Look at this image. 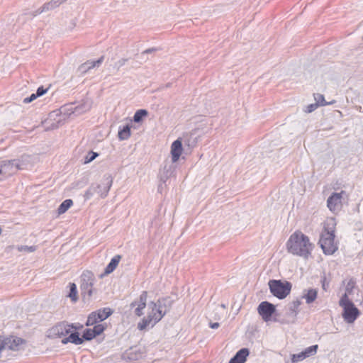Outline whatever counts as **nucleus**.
Returning <instances> with one entry per match:
<instances>
[{
	"label": "nucleus",
	"instance_id": "1",
	"mask_svg": "<svg viewBox=\"0 0 363 363\" xmlns=\"http://www.w3.org/2000/svg\"><path fill=\"white\" fill-rule=\"evenodd\" d=\"M286 247L289 253L307 259L311 255L314 245L307 235L301 231H296L289 237Z\"/></svg>",
	"mask_w": 363,
	"mask_h": 363
},
{
	"label": "nucleus",
	"instance_id": "2",
	"mask_svg": "<svg viewBox=\"0 0 363 363\" xmlns=\"http://www.w3.org/2000/svg\"><path fill=\"white\" fill-rule=\"evenodd\" d=\"M167 307L164 300H158L157 302H150L148 304V312L146 317L138 323V328L140 330H145L147 327L152 328L167 313Z\"/></svg>",
	"mask_w": 363,
	"mask_h": 363
},
{
	"label": "nucleus",
	"instance_id": "3",
	"mask_svg": "<svg viewBox=\"0 0 363 363\" xmlns=\"http://www.w3.org/2000/svg\"><path fill=\"white\" fill-rule=\"evenodd\" d=\"M335 225L334 218H328L325 222L319 244L325 255H333L337 250V245L335 242Z\"/></svg>",
	"mask_w": 363,
	"mask_h": 363
},
{
	"label": "nucleus",
	"instance_id": "4",
	"mask_svg": "<svg viewBox=\"0 0 363 363\" xmlns=\"http://www.w3.org/2000/svg\"><path fill=\"white\" fill-rule=\"evenodd\" d=\"M270 292L279 299L285 298L291 292L292 285L287 281L272 279L268 282Z\"/></svg>",
	"mask_w": 363,
	"mask_h": 363
},
{
	"label": "nucleus",
	"instance_id": "5",
	"mask_svg": "<svg viewBox=\"0 0 363 363\" xmlns=\"http://www.w3.org/2000/svg\"><path fill=\"white\" fill-rule=\"evenodd\" d=\"M78 328V327L73 324H69L67 322H61L48 330V337L50 338H61L71 333V330H77Z\"/></svg>",
	"mask_w": 363,
	"mask_h": 363
},
{
	"label": "nucleus",
	"instance_id": "6",
	"mask_svg": "<svg viewBox=\"0 0 363 363\" xmlns=\"http://www.w3.org/2000/svg\"><path fill=\"white\" fill-rule=\"evenodd\" d=\"M95 278L91 272H85L81 277V291L84 298H89L94 292Z\"/></svg>",
	"mask_w": 363,
	"mask_h": 363
},
{
	"label": "nucleus",
	"instance_id": "7",
	"mask_svg": "<svg viewBox=\"0 0 363 363\" xmlns=\"http://www.w3.org/2000/svg\"><path fill=\"white\" fill-rule=\"evenodd\" d=\"M347 197V194L342 190L340 192L333 193L327 200V206L333 213L339 212L342 207V201Z\"/></svg>",
	"mask_w": 363,
	"mask_h": 363
},
{
	"label": "nucleus",
	"instance_id": "8",
	"mask_svg": "<svg viewBox=\"0 0 363 363\" xmlns=\"http://www.w3.org/2000/svg\"><path fill=\"white\" fill-rule=\"evenodd\" d=\"M25 165L16 160L5 161L0 164V174L2 179L15 174L19 169H24Z\"/></svg>",
	"mask_w": 363,
	"mask_h": 363
},
{
	"label": "nucleus",
	"instance_id": "9",
	"mask_svg": "<svg viewBox=\"0 0 363 363\" xmlns=\"http://www.w3.org/2000/svg\"><path fill=\"white\" fill-rule=\"evenodd\" d=\"M113 183L112 177L110 175H104L100 184H93L96 193L101 197L105 198L111 187Z\"/></svg>",
	"mask_w": 363,
	"mask_h": 363
},
{
	"label": "nucleus",
	"instance_id": "10",
	"mask_svg": "<svg viewBox=\"0 0 363 363\" xmlns=\"http://www.w3.org/2000/svg\"><path fill=\"white\" fill-rule=\"evenodd\" d=\"M301 302L300 300L293 301L288 305L287 312L286 313L285 323H294L296 322V316L298 313V308Z\"/></svg>",
	"mask_w": 363,
	"mask_h": 363
},
{
	"label": "nucleus",
	"instance_id": "11",
	"mask_svg": "<svg viewBox=\"0 0 363 363\" xmlns=\"http://www.w3.org/2000/svg\"><path fill=\"white\" fill-rule=\"evenodd\" d=\"M257 311L262 319L264 321H268L275 312V306L268 301H262L258 306Z\"/></svg>",
	"mask_w": 363,
	"mask_h": 363
},
{
	"label": "nucleus",
	"instance_id": "12",
	"mask_svg": "<svg viewBox=\"0 0 363 363\" xmlns=\"http://www.w3.org/2000/svg\"><path fill=\"white\" fill-rule=\"evenodd\" d=\"M147 298V293L146 291H143L138 300H136L130 303V308H135L134 313L137 316H141L143 315V310L146 306Z\"/></svg>",
	"mask_w": 363,
	"mask_h": 363
},
{
	"label": "nucleus",
	"instance_id": "13",
	"mask_svg": "<svg viewBox=\"0 0 363 363\" xmlns=\"http://www.w3.org/2000/svg\"><path fill=\"white\" fill-rule=\"evenodd\" d=\"M359 315V311L354 305L343 308L342 317L347 323H353Z\"/></svg>",
	"mask_w": 363,
	"mask_h": 363
},
{
	"label": "nucleus",
	"instance_id": "14",
	"mask_svg": "<svg viewBox=\"0 0 363 363\" xmlns=\"http://www.w3.org/2000/svg\"><path fill=\"white\" fill-rule=\"evenodd\" d=\"M182 142L181 138L174 141L171 145V155L172 162H177L182 153Z\"/></svg>",
	"mask_w": 363,
	"mask_h": 363
},
{
	"label": "nucleus",
	"instance_id": "15",
	"mask_svg": "<svg viewBox=\"0 0 363 363\" xmlns=\"http://www.w3.org/2000/svg\"><path fill=\"white\" fill-rule=\"evenodd\" d=\"M71 330V333H69V335L67 337H65L62 340V343L64 345L67 344L68 342L73 343L74 345H81L84 342L83 338L79 337V333L77 332V330L73 329Z\"/></svg>",
	"mask_w": 363,
	"mask_h": 363
},
{
	"label": "nucleus",
	"instance_id": "16",
	"mask_svg": "<svg viewBox=\"0 0 363 363\" xmlns=\"http://www.w3.org/2000/svg\"><path fill=\"white\" fill-rule=\"evenodd\" d=\"M318 291L315 289H306L303 291L301 298L306 301L307 304H311L317 298Z\"/></svg>",
	"mask_w": 363,
	"mask_h": 363
},
{
	"label": "nucleus",
	"instance_id": "17",
	"mask_svg": "<svg viewBox=\"0 0 363 363\" xmlns=\"http://www.w3.org/2000/svg\"><path fill=\"white\" fill-rule=\"evenodd\" d=\"M104 57L102 56L96 61H87L79 66V70L81 73H86L89 69L95 67H99L102 63Z\"/></svg>",
	"mask_w": 363,
	"mask_h": 363
},
{
	"label": "nucleus",
	"instance_id": "18",
	"mask_svg": "<svg viewBox=\"0 0 363 363\" xmlns=\"http://www.w3.org/2000/svg\"><path fill=\"white\" fill-rule=\"evenodd\" d=\"M248 355V349L242 348L240 350L233 358H231L229 363H244Z\"/></svg>",
	"mask_w": 363,
	"mask_h": 363
},
{
	"label": "nucleus",
	"instance_id": "19",
	"mask_svg": "<svg viewBox=\"0 0 363 363\" xmlns=\"http://www.w3.org/2000/svg\"><path fill=\"white\" fill-rule=\"evenodd\" d=\"M66 0H51L50 2L45 4L40 9H39L36 11V13H41L44 11L52 10V9L59 6L61 4H62Z\"/></svg>",
	"mask_w": 363,
	"mask_h": 363
},
{
	"label": "nucleus",
	"instance_id": "20",
	"mask_svg": "<svg viewBox=\"0 0 363 363\" xmlns=\"http://www.w3.org/2000/svg\"><path fill=\"white\" fill-rule=\"evenodd\" d=\"M121 259V256L119 255H115L109 262V264L106 266L105 269V274H108L113 272L116 268L117 267L120 260Z\"/></svg>",
	"mask_w": 363,
	"mask_h": 363
},
{
	"label": "nucleus",
	"instance_id": "21",
	"mask_svg": "<svg viewBox=\"0 0 363 363\" xmlns=\"http://www.w3.org/2000/svg\"><path fill=\"white\" fill-rule=\"evenodd\" d=\"M130 128L131 126L129 125H126L123 126V128H121L118 131V138L121 140H125L130 138Z\"/></svg>",
	"mask_w": 363,
	"mask_h": 363
},
{
	"label": "nucleus",
	"instance_id": "22",
	"mask_svg": "<svg viewBox=\"0 0 363 363\" xmlns=\"http://www.w3.org/2000/svg\"><path fill=\"white\" fill-rule=\"evenodd\" d=\"M73 204V201L71 199L65 200L59 206L57 209L58 214H62L65 213Z\"/></svg>",
	"mask_w": 363,
	"mask_h": 363
},
{
	"label": "nucleus",
	"instance_id": "23",
	"mask_svg": "<svg viewBox=\"0 0 363 363\" xmlns=\"http://www.w3.org/2000/svg\"><path fill=\"white\" fill-rule=\"evenodd\" d=\"M111 314V311L109 308H104L96 312V316L99 321L106 320Z\"/></svg>",
	"mask_w": 363,
	"mask_h": 363
},
{
	"label": "nucleus",
	"instance_id": "24",
	"mask_svg": "<svg viewBox=\"0 0 363 363\" xmlns=\"http://www.w3.org/2000/svg\"><path fill=\"white\" fill-rule=\"evenodd\" d=\"M68 296L74 302L77 301L78 299L77 286L74 283L69 284V293Z\"/></svg>",
	"mask_w": 363,
	"mask_h": 363
},
{
	"label": "nucleus",
	"instance_id": "25",
	"mask_svg": "<svg viewBox=\"0 0 363 363\" xmlns=\"http://www.w3.org/2000/svg\"><path fill=\"white\" fill-rule=\"evenodd\" d=\"M147 111L145 109L138 110L134 114L133 121L135 123H139L145 116H147Z\"/></svg>",
	"mask_w": 363,
	"mask_h": 363
},
{
	"label": "nucleus",
	"instance_id": "26",
	"mask_svg": "<svg viewBox=\"0 0 363 363\" xmlns=\"http://www.w3.org/2000/svg\"><path fill=\"white\" fill-rule=\"evenodd\" d=\"M318 348V345H312V346H310V347L306 348L303 351L305 357L307 358V357L315 355L317 352Z\"/></svg>",
	"mask_w": 363,
	"mask_h": 363
},
{
	"label": "nucleus",
	"instance_id": "27",
	"mask_svg": "<svg viewBox=\"0 0 363 363\" xmlns=\"http://www.w3.org/2000/svg\"><path fill=\"white\" fill-rule=\"evenodd\" d=\"M339 304L343 308L354 305V303L349 299L347 293H345V294L342 296Z\"/></svg>",
	"mask_w": 363,
	"mask_h": 363
},
{
	"label": "nucleus",
	"instance_id": "28",
	"mask_svg": "<svg viewBox=\"0 0 363 363\" xmlns=\"http://www.w3.org/2000/svg\"><path fill=\"white\" fill-rule=\"evenodd\" d=\"M100 322L96 316V312H92L88 317L86 325H93L96 323Z\"/></svg>",
	"mask_w": 363,
	"mask_h": 363
},
{
	"label": "nucleus",
	"instance_id": "29",
	"mask_svg": "<svg viewBox=\"0 0 363 363\" xmlns=\"http://www.w3.org/2000/svg\"><path fill=\"white\" fill-rule=\"evenodd\" d=\"M19 161L21 164H23L25 165V169H28L29 167H31L30 161L31 157L29 155H23L20 160H16Z\"/></svg>",
	"mask_w": 363,
	"mask_h": 363
},
{
	"label": "nucleus",
	"instance_id": "30",
	"mask_svg": "<svg viewBox=\"0 0 363 363\" xmlns=\"http://www.w3.org/2000/svg\"><path fill=\"white\" fill-rule=\"evenodd\" d=\"M306 357L304 355L303 352H301L298 354H291V362L292 363H297L298 362H301L303 359H305Z\"/></svg>",
	"mask_w": 363,
	"mask_h": 363
},
{
	"label": "nucleus",
	"instance_id": "31",
	"mask_svg": "<svg viewBox=\"0 0 363 363\" xmlns=\"http://www.w3.org/2000/svg\"><path fill=\"white\" fill-rule=\"evenodd\" d=\"M94 337H95L94 331H93L92 329L89 328L84 331L82 338H83V340L84 339L86 340H91Z\"/></svg>",
	"mask_w": 363,
	"mask_h": 363
},
{
	"label": "nucleus",
	"instance_id": "32",
	"mask_svg": "<svg viewBox=\"0 0 363 363\" xmlns=\"http://www.w3.org/2000/svg\"><path fill=\"white\" fill-rule=\"evenodd\" d=\"M19 252H33L36 250V246L19 245L17 247Z\"/></svg>",
	"mask_w": 363,
	"mask_h": 363
},
{
	"label": "nucleus",
	"instance_id": "33",
	"mask_svg": "<svg viewBox=\"0 0 363 363\" xmlns=\"http://www.w3.org/2000/svg\"><path fill=\"white\" fill-rule=\"evenodd\" d=\"M95 194H97L93 184L85 191L84 199L85 200L90 199Z\"/></svg>",
	"mask_w": 363,
	"mask_h": 363
},
{
	"label": "nucleus",
	"instance_id": "34",
	"mask_svg": "<svg viewBox=\"0 0 363 363\" xmlns=\"http://www.w3.org/2000/svg\"><path fill=\"white\" fill-rule=\"evenodd\" d=\"M314 98L317 104L319 106H325L327 104L323 95L320 94H314Z\"/></svg>",
	"mask_w": 363,
	"mask_h": 363
},
{
	"label": "nucleus",
	"instance_id": "35",
	"mask_svg": "<svg viewBox=\"0 0 363 363\" xmlns=\"http://www.w3.org/2000/svg\"><path fill=\"white\" fill-rule=\"evenodd\" d=\"M98 156V154L94 152H89L85 157L84 163H89L92 162Z\"/></svg>",
	"mask_w": 363,
	"mask_h": 363
},
{
	"label": "nucleus",
	"instance_id": "36",
	"mask_svg": "<svg viewBox=\"0 0 363 363\" xmlns=\"http://www.w3.org/2000/svg\"><path fill=\"white\" fill-rule=\"evenodd\" d=\"M92 330L94 331V335L96 337L104 332V327L102 325H96L92 328Z\"/></svg>",
	"mask_w": 363,
	"mask_h": 363
},
{
	"label": "nucleus",
	"instance_id": "37",
	"mask_svg": "<svg viewBox=\"0 0 363 363\" xmlns=\"http://www.w3.org/2000/svg\"><path fill=\"white\" fill-rule=\"evenodd\" d=\"M318 106L319 105L316 102L315 104H311L306 106L305 111L307 113H311L314 111Z\"/></svg>",
	"mask_w": 363,
	"mask_h": 363
},
{
	"label": "nucleus",
	"instance_id": "38",
	"mask_svg": "<svg viewBox=\"0 0 363 363\" xmlns=\"http://www.w3.org/2000/svg\"><path fill=\"white\" fill-rule=\"evenodd\" d=\"M48 89H45L43 86H40L35 93V94L38 96V97L44 95L47 91Z\"/></svg>",
	"mask_w": 363,
	"mask_h": 363
},
{
	"label": "nucleus",
	"instance_id": "39",
	"mask_svg": "<svg viewBox=\"0 0 363 363\" xmlns=\"http://www.w3.org/2000/svg\"><path fill=\"white\" fill-rule=\"evenodd\" d=\"M37 97H38V96L35 94H32L30 95V96L25 98L23 99V103H25V104L30 103L31 101L35 100Z\"/></svg>",
	"mask_w": 363,
	"mask_h": 363
},
{
	"label": "nucleus",
	"instance_id": "40",
	"mask_svg": "<svg viewBox=\"0 0 363 363\" xmlns=\"http://www.w3.org/2000/svg\"><path fill=\"white\" fill-rule=\"evenodd\" d=\"M127 62V59H125V58H122L121 60H119L116 63V66L117 67L118 69L123 66Z\"/></svg>",
	"mask_w": 363,
	"mask_h": 363
},
{
	"label": "nucleus",
	"instance_id": "41",
	"mask_svg": "<svg viewBox=\"0 0 363 363\" xmlns=\"http://www.w3.org/2000/svg\"><path fill=\"white\" fill-rule=\"evenodd\" d=\"M354 283L352 280H350L348 282V284H347V285L346 286V289H345L346 292L345 293L350 294L351 292V290H352V289L354 286Z\"/></svg>",
	"mask_w": 363,
	"mask_h": 363
},
{
	"label": "nucleus",
	"instance_id": "42",
	"mask_svg": "<svg viewBox=\"0 0 363 363\" xmlns=\"http://www.w3.org/2000/svg\"><path fill=\"white\" fill-rule=\"evenodd\" d=\"M210 327L212 328V329H216L219 327V323H210Z\"/></svg>",
	"mask_w": 363,
	"mask_h": 363
},
{
	"label": "nucleus",
	"instance_id": "43",
	"mask_svg": "<svg viewBox=\"0 0 363 363\" xmlns=\"http://www.w3.org/2000/svg\"><path fill=\"white\" fill-rule=\"evenodd\" d=\"M60 121L57 122V123L56 124H52L50 126L48 127L47 129H55V128H57L59 127V123Z\"/></svg>",
	"mask_w": 363,
	"mask_h": 363
},
{
	"label": "nucleus",
	"instance_id": "44",
	"mask_svg": "<svg viewBox=\"0 0 363 363\" xmlns=\"http://www.w3.org/2000/svg\"><path fill=\"white\" fill-rule=\"evenodd\" d=\"M153 51H155V49H154V48L147 49V50H145V51H143V52H142V54H143V55H144V54H146V53H151V52H152Z\"/></svg>",
	"mask_w": 363,
	"mask_h": 363
},
{
	"label": "nucleus",
	"instance_id": "45",
	"mask_svg": "<svg viewBox=\"0 0 363 363\" xmlns=\"http://www.w3.org/2000/svg\"><path fill=\"white\" fill-rule=\"evenodd\" d=\"M52 116V114H51V115H50V118L48 119V121L51 120Z\"/></svg>",
	"mask_w": 363,
	"mask_h": 363
},
{
	"label": "nucleus",
	"instance_id": "46",
	"mask_svg": "<svg viewBox=\"0 0 363 363\" xmlns=\"http://www.w3.org/2000/svg\"><path fill=\"white\" fill-rule=\"evenodd\" d=\"M222 308H225V305L222 304L221 305Z\"/></svg>",
	"mask_w": 363,
	"mask_h": 363
}]
</instances>
